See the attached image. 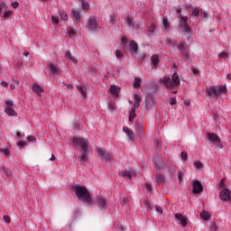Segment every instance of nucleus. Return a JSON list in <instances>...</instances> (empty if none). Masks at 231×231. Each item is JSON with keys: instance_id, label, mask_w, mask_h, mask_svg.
Listing matches in <instances>:
<instances>
[{"instance_id": "nucleus-20", "label": "nucleus", "mask_w": 231, "mask_h": 231, "mask_svg": "<svg viewBox=\"0 0 231 231\" xmlns=\"http://www.w3.org/2000/svg\"><path fill=\"white\" fill-rule=\"evenodd\" d=\"M50 71L51 75H59V67L57 65H54L53 63L50 64Z\"/></svg>"}, {"instance_id": "nucleus-42", "label": "nucleus", "mask_w": 231, "mask_h": 231, "mask_svg": "<svg viewBox=\"0 0 231 231\" xmlns=\"http://www.w3.org/2000/svg\"><path fill=\"white\" fill-rule=\"evenodd\" d=\"M0 152H2V154H5V156H10V150L8 148H0Z\"/></svg>"}, {"instance_id": "nucleus-5", "label": "nucleus", "mask_w": 231, "mask_h": 231, "mask_svg": "<svg viewBox=\"0 0 231 231\" xmlns=\"http://www.w3.org/2000/svg\"><path fill=\"white\" fill-rule=\"evenodd\" d=\"M99 210L101 212H106L107 208H109V203L107 202V199L102 195H99L95 199Z\"/></svg>"}, {"instance_id": "nucleus-56", "label": "nucleus", "mask_w": 231, "mask_h": 231, "mask_svg": "<svg viewBox=\"0 0 231 231\" xmlns=\"http://www.w3.org/2000/svg\"><path fill=\"white\" fill-rule=\"evenodd\" d=\"M90 73L91 75H97V68L94 66L90 67Z\"/></svg>"}, {"instance_id": "nucleus-59", "label": "nucleus", "mask_w": 231, "mask_h": 231, "mask_svg": "<svg viewBox=\"0 0 231 231\" xmlns=\"http://www.w3.org/2000/svg\"><path fill=\"white\" fill-rule=\"evenodd\" d=\"M5 106H6V107H12V106H14V102L8 100L5 102Z\"/></svg>"}, {"instance_id": "nucleus-38", "label": "nucleus", "mask_w": 231, "mask_h": 231, "mask_svg": "<svg viewBox=\"0 0 231 231\" xmlns=\"http://www.w3.org/2000/svg\"><path fill=\"white\" fill-rule=\"evenodd\" d=\"M81 5L82 10H89V4L88 2H79Z\"/></svg>"}, {"instance_id": "nucleus-30", "label": "nucleus", "mask_w": 231, "mask_h": 231, "mask_svg": "<svg viewBox=\"0 0 231 231\" xmlns=\"http://www.w3.org/2000/svg\"><path fill=\"white\" fill-rule=\"evenodd\" d=\"M65 57H66L67 59H69V60H71V62H74V64H77V59H75L73 56H71V52L67 51V52L65 53Z\"/></svg>"}, {"instance_id": "nucleus-25", "label": "nucleus", "mask_w": 231, "mask_h": 231, "mask_svg": "<svg viewBox=\"0 0 231 231\" xmlns=\"http://www.w3.org/2000/svg\"><path fill=\"white\" fill-rule=\"evenodd\" d=\"M155 180L157 181V183H165V177H163V175L158 173L155 177Z\"/></svg>"}, {"instance_id": "nucleus-33", "label": "nucleus", "mask_w": 231, "mask_h": 231, "mask_svg": "<svg viewBox=\"0 0 231 231\" xmlns=\"http://www.w3.org/2000/svg\"><path fill=\"white\" fill-rule=\"evenodd\" d=\"M200 17L202 19V21H207V19H208V13L207 11H200Z\"/></svg>"}, {"instance_id": "nucleus-39", "label": "nucleus", "mask_w": 231, "mask_h": 231, "mask_svg": "<svg viewBox=\"0 0 231 231\" xmlns=\"http://www.w3.org/2000/svg\"><path fill=\"white\" fill-rule=\"evenodd\" d=\"M167 44L168 46H177L178 43H176V40H172L171 38L167 39Z\"/></svg>"}, {"instance_id": "nucleus-21", "label": "nucleus", "mask_w": 231, "mask_h": 231, "mask_svg": "<svg viewBox=\"0 0 231 231\" xmlns=\"http://www.w3.org/2000/svg\"><path fill=\"white\" fill-rule=\"evenodd\" d=\"M32 91L34 93H36L38 95V97H41V93H42V91H44V89H42V87L39 86V84H34L32 86Z\"/></svg>"}, {"instance_id": "nucleus-46", "label": "nucleus", "mask_w": 231, "mask_h": 231, "mask_svg": "<svg viewBox=\"0 0 231 231\" xmlns=\"http://www.w3.org/2000/svg\"><path fill=\"white\" fill-rule=\"evenodd\" d=\"M116 57L117 59H122L124 57V53L120 50H116Z\"/></svg>"}, {"instance_id": "nucleus-61", "label": "nucleus", "mask_w": 231, "mask_h": 231, "mask_svg": "<svg viewBox=\"0 0 231 231\" xmlns=\"http://www.w3.org/2000/svg\"><path fill=\"white\" fill-rule=\"evenodd\" d=\"M4 221H5V223H10V221H11V218H10V217L9 216H4Z\"/></svg>"}, {"instance_id": "nucleus-11", "label": "nucleus", "mask_w": 231, "mask_h": 231, "mask_svg": "<svg viewBox=\"0 0 231 231\" xmlns=\"http://www.w3.org/2000/svg\"><path fill=\"white\" fill-rule=\"evenodd\" d=\"M219 198L222 201H231V190L224 188L219 192Z\"/></svg>"}, {"instance_id": "nucleus-10", "label": "nucleus", "mask_w": 231, "mask_h": 231, "mask_svg": "<svg viewBox=\"0 0 231 231\" xmlns=\"http://www.w3.org/2000/svg\"><path fill=\"white\" fill-rule=\"evenodd\" d=\"M208 139L212 142L213 143H216L217 147L219 149H223V144H221V139L217 134L214 133H208Z\"/></svg>"}, {"instance_id": "nucleus-7", "label": "nucleus", "mask_w": 231, "mask_h": 231, "mask_svg": "<svg viewBox=\"0 0 231 231\" xmlns=\"http://www.w3.org/2000/svg\"><path fill=\"white\" fill-rule=\"evenodd\" d=\"M141 100H142V98L140 97V96L135 94L134 101V107H133L132 111L130 112V116H129L130 122H133V120H134V118H136V109H138V107H140Z\"/></svg>"}, {"instance_id": "nucleus-26", "label": "nucleus", "mask_w": 231, "mask_h": 231, "mask_svg": "<svg viewBox=\"0 0 231 231\" xmlns=\"http://www.w3.org/2000/svg\"><path fill=\"white\" fill-rule=\"evenodd\" d=\"M200 217L202 219H205V221H208L210 219V214H208V212H207V211H202L200 213Z\"/></svg>"}, {"instance_id": "nucleus-34", "label": "nucleus", "mask_w": 231, "mask_h": 231, "mask_svg": "<svg viewBox=\"0 0 231 231\" xmlns=\"http://www.w3.org/2000/svg\"><path fill=\"white\" fill-rule=\"evenodd\" d=\"M163 26H164L165 32H167V30H169V28H170V23L166 17L163 18Z\"/></svg>"}, {"instance_id": "nucleus-43", "label": "nucleus", "mask_w": 231, "mask_h": 231, "mask_svg": "<svg viewBox=\"0 0 231 231\" xmlns=\"http://www.w3.org/2000/svg\"><path fill=\"white\" fill-rule=\"evenodd\" d=\"M3 172L8 177L10 178V176H12V171H10L8 168L4 167L3 168Z\"/></svg>"}, {"instance_id": "nucleus-31", "label": "nucleus", "mask_w": 231, "mask_h": 231, "mask_svg": "<svg viewBox=\"0 0 231 231\" xmlns=\"http://www.w3.org/2000/svg\"><path fill=\"white\" fill-rule=\"evenodd\" d=\"M133 21H134L133 16L128 15L125 21L128 28H131V26L133 27V23H134Z\"/></svg>"}, {"instance_id": "nucleus-57", "label": "nucleus", "mask_w": 231, "mask_h": 231, "mask_svg": "<svg viewBox=\"0 0 231 231\" xmlns=\"http://www.w3.org/2000/svg\"><path fill=\"white\" fill-rule=\"evenodd\" d=\"M10 15H12V11H5L4 14L5 19H6L7 17H10Z\"/></svg>"}, {"instance_id": "nucleus-18", "label": "nucleus", "mask_w": 231, "mask_h": 231, "mask_svg": "<svg viewBox=\"0 0 231 231\" xmlns=\"http://www.w3.org/2000/svg\"><path fill=\"white\" fill-rule=\"evenodd\" d=\"M123 131L124 133H125V134L128 136V138H130V140H134V135L133 134V130L129 129V127L127 126H124L123 127Z\"/></svg>"}, {"instance_id": "nucleus-52", "label": "nucleus", "mask_w": 231, "mask_h": 231, "mask_svg": "<svg viewBox=\"0 0 231 231\" xmlns=\"http://www.w3.org/2000/svg\"><path fill=\"white\" fill-rule=\"evenodd\" d=\"M37 139L33 135H29L27 137V142H35Z\"/></svg>"}, {"instance_id": "nucleus-2", "label": "nucleus", "mask_w": 231, "mask_h": 231, "mask_svg": "<svg viewBox=\"0 0 231 231\" xmlns=\"http://www.w3.org/2000/svg\"><path fill=\"white\" fill-rule=\"evenodd\" d=\"M76 196L80 199H83L85 205L91 207L93 205V199H91V194L88 191V189L85 186L76 185L73 187Z\"/></svg>"}, {"instance_id": "nucleus-60", "label": "nucleus", "mask_w": 231, "mask_h": 231, "mask_svg": "<svg viewBox=\"0 0 231 231\" xmlns=\"http://www.w3.org/2000/svg\"><path fill=\"white\" fill-rule=\"evenodd\" d=\"M220 189H225V179H222L219 183Z\"/></svg>"}, {"instance_id": "nucleus-8", "label": "nucleus", "mask_w": 231, "mask_h": 231, "mask_svg": "<svg viewBox=\"0 0 231 231\" xmlns=\"http://www.w3.org/2000/svg\"><path fill=\"white\" fill-rule=\"evenodd\" d=\"M97 154L100 160L107 162L108 163H113V157L111 156V153H109L107 151L102 148H97Z\"/></svg>"}, {"instance_id": "nucleus-14", "label": "nucleus", "mask_w": 231, "mask_h": 231, "mask_svg": "<svg viewBox=\"0 0 231 231\" xmlns=\"http://www.w3.org/2000/svg\"><path fill=\"white\" fill-rule=\"evenodd\" d=\"M175 219H177V221H180L181 226H187V217H183V215L180 213L175 214Z\"/></svg>"}, {"instance_id": "nucleus-48", "label": "nucleus", "mask_w": 231, "mask_h": 231, "mask_svg": "<svg viewBox=\"0 0 231 231\" xmlns=\"http://www.w3.org/2000/svg\"><path fill=\"white\" fill-rule=\"evenodd\" d=\"M28 144L23 141H20L17 143V146L20 148V149H23V147H26Z\"/></svg>"}, {"instance_id": "nucleus-62", "label": "nucleus", "mask_w": 231, "mask_h": 231, "mask_svg": "<svg viewBox=\"0 0 231 231\" xmlns=\"http://www.w3.org/2000/svg\"><path fill=\"white\" fill-rule=\"evenodd\" d=\"M171 106H176V98L175 97H171V101H170Z\"/></svg>"}, {"instance_id": "nucleus-55", "label": "nucleus", "mask_w": 231, "mask_h": 231, "mask_svg": "<svg viewBox=\"0 0 231 231\" xmlns=\"http://www.w3.org/2000/svg\"><path fill=\"white\" fill-rule=\"evenodd\" d=\"M121 203H124V205L127 206L129 203V199L127 198L121 199Z\"/></svg>"}, {"instance_id": "nucleus-27", "label": "nucleus", "mask_w": 231, "mask_h": 231, "mask_svg": "<svg viewBox=\"0 0 231 231\" xmlns=\"http://www.w3.org/2000/svg\"><path fill=\"white\" fill-rule=\"evenodd\" d=\"M154 32H156V25L152 23L151 26L148 28V35H154Z\"/></svg>"}, {"instance_id": "nucleus-13", "label": "nucleus", "mask_w": 231, "mask_h": 231, "mask_svg": "<svg viewBox=\"0 0 231 231\" xmlns=\"http://www.w3.org/2000/svg\"><path fill=\"white\" fill-rule=\"evenodd\" d=\"M153 162L159 169H163V167H165V162H163V159L158 155L153 158Z\"/></svg>"}, {"instance_id": "nucleus-9", "label": "nucleus", "mask_w": 231, "mask_h": 231, "mask_svg": "<svg viewBox=\"0 0 231 231\" xmlns=\"http://www.w3.org/2000/svg\"><path fill=\"white\" fill-rule=\"evenodd\" d=\"M98 27H99L98 19L95 16H89L87 23L88 30H90L91 32H95L98 30Z\"/></svg>"}, {"instance_id": "nucleus-64", "label": "nucleus", "mask_w": 231, "mask_h": 231, "mask_svg": "<svg viewBox=\"0 0 231 231\" xmlns=\"http://www.w3.org/2000/svg\"><path fill=\"white\" fill-rule=\"evenodd\" d=\"M217 226H216V224H213L212 226H211V227H210V230L211 231H216L217 230Z\"/></svg>"}, {"instance_id": "nucleus-28", "label": "nucleus", "mask_w": 231, "mask_h": 231, "mask_svg": "<svg viewBox=\"0 0 231 231\" xmlns=\"http://www.w3.org/2000/svg\"><path fill=\"white\" fill-rule=\"evenodd\" d=\"M77 88L79 91H80V93L84 98H86L88 97V93L86 92V89H84L83 86H78Z\"/></svg>"}, {"instance_id": "nucleus-36", "label": "nucleus", "mask_w": 231, "mask_h": 231, "mask_svg": "<svg viewBox=\"0 0 231 231\" xmlns=\"http://www.w3.org/2000/svg\"><path fill=\"white\" fill-rule=\"evenodd\" d=\"M142 79L140 78H135L134 80V88H140Z\"/></svg>"}, {"instance_id": "nucleus-6", "label": "nucleus", "mask_w": 231, "mask_h": 231, "mask_svg": "<svg viewBox=\"0 0 231 231\" xmlns=\"http://www.w3.org/2000/svg\"><path fill=\"white\" fill-rule=\"evenodd\" d=\"M189 17L181 16L179 21V28L182 32V33H190L191 29L189 26Z\"/></svg>"}, {"instance_id": "nucleus-54", "label": "nucleus", "mask_w": 231, "mask_h": 231, "mask_svg": "<svg viewBox=\"0 0 231 231\" xmlns=\"http://www.w3.org/2000/svg\"><path fill=\"white\" fill-rule=\"evenodd\" d=\"M218 57H220V59H226L228 57V53L226 52H221Z\"/></svg>"}, {"instance_id": "nucleus-24", "label": "nucleus", "mask_w": 231, "mask_h": 231, "mask_svg": "<svg viewBox=\"0 0 231 231\" xmlns=\"http://www.w3.org/2000/svg\"><path fill=\"white\" fill-rule=\"evenodd\" d=\"M5 113H6V115L9 116H15V115H17L15 110H14L12 107H5Z\"/></svg>"}, {"instance_id": "nucleus-22", "label": "nucleus", "mask_w": 231, "mask_h": 231, "mask_svg": "<svg viewBox=\"0 0 231 231\" xmlns=\"http://www.w3.org/2000/svg\"><path fill=\"white\" fill-rule=\"evenodd\" d=\"M146 108L151 109L152 107V105L154 104V99L151 96L146 97L145 99Z\"/></svg>"}, {"instance_id": "nucleus-44", "label": "nucleus", "mask_w": 231, "mask_h": 231, "mask_svg": "<svg viewBox=\"0 0 231 231\" xmlns=\"http://www.w3.org/2000/svg\"><path fill=\"white\" fill-rule=\"evenodd\" d=\"M136 129L138 130V132L140 131H143V122H137L136 123Z\"/></svg>"}, {"instance_id": "nucleus-29", "label": "nucleus", "mask_w": 231, "mask_h": 231, "mask_svg": "<svg viewBox=\"0 0 231 231\" xmlns=\"http://www.w3.org/2000/svg\"><path fill=\"white\" fill-rule=\"evenodd\" d=\"M198 15H199V9L193 8L192 11H191L189 21H190V19H192V17H198Z\"/></svg>"}, {"instance_id": "nucleus-53", "label": "nucleus", "mask_w": 231, "mask_h": 231, "mask_svg": "<svg viewBox=\"0 0 231 231\" xmlns=\"http://www.w3.org/2000/svg\"><path fill=\"white\" fill-rule=\"evenodd\" d=\"M51 22L53 23V24H59V18L56 16H52Z\"/></svg>"}, {"instance_id": "nucleus-16", "label": "nucleus", "mask_w": 231, "mask_h": 231, "mask_svg": "<svg viewBox=\"0 0 231 231\" xmlns=\"http://www.w3.org/2000/svg\"><path fill=\"white\" fill-rule=\"evenodd\" d=\"M129 48L130 51L134 53V55H136V53H138V44H136L135 41H131L129 42Z\"/></svg>"}, {"instance_id": "nucleus-49", "label": "nucleus", "mask_w": 231, "mask_h": 231, "mask_svg": "<svg viewBox=\"0 0 231 231\" xmlns=\"http://www.w3.org/2000/svg\"><path fill=\"white\" fill-rule=\"evenodd\" d=\"M69 37H74L75 36V31L73 29H68Z\"/></svg>"}, {"instance_id": "nucleus-51", "label": "nucleus", "mask_w": 231, "mask_h": 231, "mask_svg": "<svg viewBox=\"0 0 231 231\" xmlns=\"http://www.w3.org/2000/svg\"><path fill=\"white\" fill-rule=\"evenodd\" d=\"M155 210H156V212H158L159 214H163V209H162V207H160V206H155Z\"/></svg>"}, {"instance_id": "nucleus-37", "label": "nucleus", "mask_w": 231, "mask_h": 231, "mask_svg": "<svg viewBox=\"0 0 231 231\" xmlns=\"http://www.w3.org/2000/svg\"><path fill=\"white\" fill-rule=\"evenodd\" d=\"M72 14H73V17H75V19L77 21H80V12L79 11L72 10Z\"/></svg>"}, {"instance_id": "nucleus-12", "label": "nucleus", "mask_w": 231, "mask_h": 231, "mask_svg": "<svg viewBox=\"0 0 231 231\" xmlns=\"http://www.w3.org/2000/svg\"><path fill=\"white\" fill-rule=\"evenodd\" d=\"M203 190V185L199 180H194L193 181V193L194 194H201V191Z\"/></svg>"}, {"instance_id": "nucleus-1", "label": "nucleus", "mask_w": 231, "mask_h": 231, "mask_svg": "<svg viewBox=\"0 0 231 231\" xmlns=\"http://www.w3.org/2000/svg\"><path fill=\"white\" fill-rule=\"evenodd\" d=\"M73 147H79L80 149V154L78 157L79 162L80 163H88V157L89 156V147L88 146V143L79 137H73L72 142Z\"/></svg>"}, {"instance_id": "nucleus-40", "label": "nucleus", "mask_w": 231, "mask_h": 231, "mask_svg": "<svg viewBox=\"0 0 231 231\" xmlns=\"http://www.w3.org/2000/svg\"><path fill=\"white\" fill-rule=\"evenodd\" d=\"M183 60H187L188 62H190V57L189 56V53L187 52H181Z\"/></svg>"}, {"instance_id": "nucleus-17", "label": "nucleus", "mask_w": 231, "mask_h": 231, "mask_svg": "<svg viewBox=\"0 0 231 231\" xmlns=\"http://www.w3.org/2000/svg\"><path fill=\"white\" fill-rule=\"evenodd\" d=\"M187 42H185L177 43V49L179 51H180V53H185L187 51Z\"/></svg>"}, {"instance_id": "nucleus-45", "label": "nucleus", "mask_w": 231, "mask_h": 231, "mask_svg": "<svg viewBox=\"0 0 231 231\" xmlns=\"http://www.w3.org/2000/svg\"><path fill=\"white\" fill-rule=\"evenodd\" d=\"M193 165H194V167H195L196 169H201V168L203 167L202 162H199V161L194 162Z\"/></svg>"}, {"instance_id": "nucleus-63", "label": "nucleus", "mask_w": 231, "mask_h": 231, "mask_svg": "<svg viewBox=\"0 0 231 231\" xmlns=\"http://www.w3.org/2000/svg\"><path fill=\"white\" fill-rule=\"evenodd\" d=\"M138 134H139V137L142 139V138H144V134H143V130H142V131H139L138 132Z\"/></svg>"}, {"instance_id": "nucleus-4", "label": "nucleus", "mask_w": 231, "mask_h": 231, "mask_svg": "<svg viewBox=\"0 0 231 231\" xmlns=\"http://www.w3.org/2000/svg\"><path fill=\"white\" fill-rule=\"evenodd\" d=\"M208 96L217 100L220 95L226 93V86H212L206 89Z\"/></svg>"}, {"instance_id": "nucleus-32", "label": "nucleus", "mask_w": 231, "mask_h": 231, "mask_svg": "<svg viewBox=\"0 0 231 231\" xmlns=\"http://www.w3.org/2000/svg\"><path fill=\"white\" fill-rule=\"evenodd\" d=\"M151 60H152L153 66H158V63L160 62V58L157 55H153V56H152Z\"/></svg>"}, {"instance_id": "nucleus-35", "label": "nucleus", "mask_w": 231, "mask_h": 231, "mask_svg": "<svg viewBox=\"0 0 231 231\" xmlns=\"http://www.w3.org/2000/svg\"><path fill=\"white\" fill-rule=\"evenodd\" d=\"M59 14H60L62 21H68V14H66V12L59 11Z\"/></svg>"}, {"instance_id": "nucleus-41", "label": "nucleus", "mask_w": 231, "mask_h": 231, "mask_svg": "<svg viewBox=\"0 0 231 231\" xmlns=\"http://www.w3.org/2000/svg\"><path fill=\"white\" fill-rule=\"evenodd\" d=\"M155 148L157 150L162 149V139H160V138L156 139V141H155Z\"/></svg>"}, {"instance_id": "nucleus-58", "label": "nucleus", "mask_w": 231, "mask_h": 231, "mask_svg": "<svg viewBox=\"0 0 231 231\" xmlns=\"http://www.w3.org/2000/svg\"><path fill=\"white\" fill-rule=\"evenodd\" d=\"M187 152H182L181 153H180V158L182 159V160H184V162H185V160H187Z\"/></svg>"}, {"instance_id": "nucleus-15", "label": "nucleus", "mask_w": 231, "mask_h": 231, "mask_svg": "<svg viewBox=\"0 0 231 231\" xmlns=\"http://www.w3.org/2000/svg\"><path fill=\"white\" fill-rule=\"evenodd\" d=\"M120 176H122V178H128V180H131L133 178V176H136V171H121L120 172Z\"/></svg>"}, {"instance_id": "nucleus-23", "label": "nucleus", "mask_w": 231, "mask_h": 231, "mask_svg": "<svg viewBox=\"0 0 231 231\" xmlns=\"http://www.w3.org/2000/svg\"><path fill=\"white\" fill-rule=\"evenodd\" d=\"M132 28H133V30H143V25H142V22L137 21V22L133 23Z\"/></svg>"}, {"instance_id": "nucleus-3", "label": "nucleus", "mask_w": 231, "mask_h": 231, "mask_svg": "<svg viewBox=\"0 0 231 231\" xmlns=\"http://www.w3.org/2000/svg\"><path fill=\"white\" fill-rule=\"evenodd\" d=\"M162 82L164 84L165 88L168 89L177 88L180 84H181V80L180 79V76L174 73L171 78L164 77L162 79Z\"/></svg>"}, {"instance_id": "nucleus-47", "label": "nucleus", "mask_w": 231, "mask_h": 231, "mask_svg": "<svg viewBox=\"0 0 231 231\" xmlns=\"http://www.w3.org/2000/svg\"><path fill=\"white\" fill-rule=\"evenodd\" d=\"M182 178H183V171L180 170L178 171V180L180 183H181Z\"/></svg>"}, {"instance_id": "nucleus-19", "label": "nucleus", "mask_w": 231, "mask_h": 231, "mask_svg": "<svg viewBox=\"0 0 231 231\" xmlns=\"http://www.w3.org/2000/svg\"><path fill=\"white\" fill-rule=\"evenodd\" d=\"M110 93L111 95H114V97H118V93H120V88L116 85H111Z\"/></svg>"}, {"instance_id": "nucleus-50", "label": "nucleus", "mask_w": 231, "mask_h": 231, "mask_svg": "<svg viewBox=\"0 0 231 231\" xmlns=\"http://www.w3.org/2000/svg\"><path fill=\"white\" fill-rule=\"evenodd\" d=\"M145 187L148 192H151V190H152V185H151V183L146 182Z\"/></svg>"}]
</instances>
